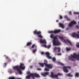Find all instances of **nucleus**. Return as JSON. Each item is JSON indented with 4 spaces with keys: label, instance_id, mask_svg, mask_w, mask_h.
<instances>
[{
    "label": "nucleus",
    "instance_id": "obj_13",
    "mask_svg": "<svg viewBox=\"0 0 79 79\" xmlns=\"http://www.w3.org/2000/svg\"><path fill=\"white\" fill-rule=\"evenodd\" d=\"M40 42L41 44H45V45H46V44H47L46 40H45V39L43 40L42 39H41L40 40Z\"/></svg>",
    "mask_w": 79,
    "mask_h": 79
},
{
    "label": "nucleus",
    "instance_id": "obj_19",
    "mask_svg": "<svg viewBox=\"0 0 79 79\" xmlns=\"http://www.w3.org/2000/svg\"><path fill=\"white\" fill-rule=\"evenodd\" d=\"M44 64L45 66H46V65H48V61H47V60H44V63H43Z\"/></svg>",
    "mask_w": 79,
    "mask_h": 79
},
{
    "label": "nucleus",
    "instance_id": "obj_15",
    "mask_svg": "<svg viewBox=\"0 0 79 79\" xmlns=\"http://www.w3.org/2000/svg\"><path fill=\"white\" fill-rule=\"evenodd\" d=\"M63 69L65 73H68L69 72V70L67 69V68L65 66L63 67Z\"/></svg>",
    "mask_w": 79,
    "mask_h": 79
},
{
    "label": "nucleus",
    "instance_id": "obj_5",
    "mask_svg": "<svg viewBox=\"0 0 79 79\" xmlns=\"http://www.w3.org/2000/svg\"><path fill=\"white\" fill-rule=\"evenodd\" d=\"M59 37L60 39V40H64V42H65V44H66V43H67V42L69 43V44L71 46H72L73 44H72V43L69 40H64V38L62 36H60Z\"/></svg>",
    "mask_w": 79,
    "mask_h": 79
},
{
    "label": "nucleus",
    "instance_id": "obj_6",
    "mask_svg": "<svg viewBox=\"0 0 79 79\" xmlns=\"http://www.w3.org/2000/svg\"><path fill=\"white\" fill-rule=\"evenodd\" d=\"M62 75H63V74L60 73H58L57 75H54L53 73L51 72L50 77H52V78H54V77L58 78V76H62Z\"/></svg>",
    "mask_w": 79,
    "mask_h": 79
},
{
    "label": "nucleus",
    "instance_id": "obj_28",
    "mask_svg": "<svg viewBox=\"0 0 79 79\" xmlns=\"http://www.w3.org/2000/svg\"><path fill=\"white\" fill-rule=\"evenodd\" d=\"M37 51V49H34L33 50V53H35V52Z\"/></svg>",
    "mask_w": 79,
    "mask_h": 79
},
{
    "label": "nucleus",
    "instance_id": "obj_14",
    "mask_svg": "<svg viewBox=\"0 0 79 79\" xmlns=\"http://www.w3.org/2000/svg\"><path fill=\"white\" fill-rule=\"evenodd\" d=\"M46 67H47V68H48L49 69H52V68H53V65L50 64H48L47 65H46Z\"/></svg>",
    "mask_w": 79,
    "mask_h": 79
},
{
    "label": "nucleus",
    "instance_id": "obj_29",
    "mask_svg": "<svg viewBox=\"0 0 79 79\" xmlns=\"http://www.w3.org/2000/svg\"><path fill=\"white\" fill-rule=\"evenodd\" d=\"M76 77H78L79 76V73H76L75 74Z\"/></svg>",
    "mask_w": 79,
    "mask_h": 79
},
{
    "label": "nucleus",
    "instance_id": "obj_38",
    "mask_svg": "<svg viewBox=\"0 0 79 79\" xmlns=\"http://www.w3.org/2000/svg\"><path fill=\"white\" fill-rule=\"evenodd\" d=\"M77 47V48H79V44H77L76 45Z\"/></svg>",
    "mask_w": 79,
    "mask_h": 79
},
{
    "label": "nucleus",
    "instance_id": "obj_40",
    "mask_svg": "<svg viewBox=\"0 0 79 79\" xmlns=\"http://www.w3.org/2000/svg\"><path fill=\"white\" fill-rule=\"evenodd\" d=\"M69 14H70V15H72V13H71V11L69 12Z\"/></svg>",
    "mask_w": 79,
    "mask_h": 79
},
{
    "label": "nucleus",
    "instance_id": "obj_24",
    "mask_svg": "<svg viewBox=\"0 0 79 79\" xmlns=\"http://www.w3.org/2000/svg\"><path fill=\"white\" fill-rule=\"evenodd\" d=\"M45 70L46 71H50V69H49V68L48 67L46 68L45 69Z\"/></svg>",
    "mask_w": 79,
    "mask_h": 79
},
{
    "label": "nucleus",
    "instance_id": "obj_42",
    "mask_svg": "<svg viewBox=\"0 0 79 79\" xmlns=\"http://www.w3.org/2000/svg\"><path fill=\"white\" fill-rule=\"evenodd\" d=\"M6 58L7 60H8V59H9V58H8V57L7 56L6 57Z\"/></svg>",
    "mask_w": 79,
    "mask_h": 79
},
{
    "label": "nucleus",
    "instance_id": "obj_4",
    "mask_svg": "<svg viewBox=\"0 0 79 79\" xmlns=\"http://www.w3.org/2000/svg\"><path fill=\"white\" fill-rule=\"evenodd\" d=\"M34 33L35 35H37L40 38H43V37L42 35V32L41 31H37V30H35V31H34Z\"/></svg>",
    "mask_w": 79,
    "mask_h": 79
},
{
    "label": "nucleus",
    "instance_id": "obj_27",
    "mask_svg": "<svg viewBox=\"0 0 79 79\" xmlns=\"http://www.w3.org/2000/svg\"><path fill=\"white\" fill-rule=\"evenodd\" d=\"M52 60L53 61H56V58L55 57H53L52 59Z\"/></svg>",
    "mask_w": 79,
    "mask_h": 79
},
{
    "label": "nucleus",
    "instance_id": "obj_18",
    "mask_svg": "<svg viewBox=\"0 0 79 79\" xmlns=\"http://www.w3.org/2000/svg\"><path fill=\"white\" fill-rule=\"evenodd\" d=\"M59 25L60 26V27H62L63 29H64V25L62 23H59Z\"/></svg>",
    "mask_w": 79,
    "mask_h": 79
},
{
    "label": "nucleus",
    "instance_id": "obj_8",
    "mask_svg": "<svg viewBox=\"0 0 79 79\" xmlns=\"http://www.w3.org/2000/svg\"><path fill=\"white\" fill-rule=\"evenodd\" d=\"M76 24V22L75 21H72L69 24V27H72L73 26L74 24Z\"/></svg>",
    "mask_w": 79,
    "mask_h": 79
},
{
    "label": "nucleus",
    "instance_id": "obj_41",
    "mask_svg": "<svg viewBox=\"0 0 79 79\" xmlns=\"http://www.w3.org/2000/svg\"><path fill=\"white\" fill-rule=\"evenodd\" d=\"M69 27H67L66 28V30H67V31H68V30H69Z\"/></svg>",
    "mask_w": 79,
    "mask_h": 79
},
{
    "label": "nucleus",
    "instance_id": "obj_10",
    "mask_svg": "<svg viewBox=\"0 0 79 79\" xmlns=\"http://www.w3.org/2000/svg\"><path fill=\"white\" fill-rule=\"evenodd\" d=\"M72 36L73 37H76L78 39H79V35L77 34H76L75 33H73Z\"/></svg>",
    "mask_w": 79,
    "mask_h": 79
},
{
    "label": "nucleus",
    "instance_id": "obj_11",
    "mask_svg": "<svg viewBox=\"0 0 79 79\" xmlns=\"http://www.w3.org/2000/svg\"><path fill=\"white\" fill-rule=\"evenodd\" d=\"M45 55H46L47 58H48L49 59H52V57H51V56H50V54L49 53V52H46L45 53Z\"/></svg>",
    "mask_w": 79,
    "mask_h": 79
},
{
    "label": "nucleus",
    "instance_id": "obj_22",
    "mask_svg": "<svg viewBox=\"0 0 79 79\" xmlns=\"http://www.w3.org/2000/svg\"><path fill=\"white\" fill-rule=\"evenodd\" d=\"M71 48H70L67 47L66 48V50L67 52H69V51L71 50Z\"/></svg>",
    "mask_w": 79,
    "mask_h": 79
},
{
    "label": "nucleus",
    "instance_id": "obj_26",
    "mask_svg": "<svg viewBox=\"0 0 79 79\" xmlns=\"http://www.w3.org/2000/svg\"><path fill=\"white\" fill-rule=\"evenodd\" d=\"M57 49V47H55L54 48V52H56V50Z\"/></svg>",
    "mask_w": 79,
    "mask_h": 79
},
{
    "label": "nucleus",
    "instance_id": "obj_48",
    "mask_svg": "<svg viewBox=\"0 0 79 79\" xmlns=\"http://www.w3.org/2000/svg\"><path fill=\"white\" fill-rule=\"evenodd\" d=\"M33 67V66H30V68H32Z\"/></svg>",
    "mask_w": 79,
    "mask_h": 79
},
{
    "label": "nucleus",
    "instance_id": "obj_50",
    "mask_svg": "<svg viewBox=\"0 0 79 79\" xmlns=\"http://www.w3.org/2000/svg\"><path fill=\"white\" fill-rule=\"evenodd\" d=\"M58 21H59L58 20H57L56 21V22H58Z\"/></svg>",
    "mask_w": 79,
    "mask_h": 79
},
{
    "label": "nucleus",
    "instance_id": "obj_2",
    "mask_svg": "<svg viewBox=\"0 0 79 79\" xmlns=\"http://www.w3.org/2000/svg\"><path fill=\"white\" fill-rule=\"evenodd\" d=\"M31 76H32V78L33 79H35V77H40L39 74H38V73H31L26 77V79H30Z\"/></svg>",
    "mask_w": 79,
    "mask_h": 79
},
{
    "label": "nucleus",
    "instance_id": "obj_47",
    "mask_svg": "<svg viewBox=\"0 0 79 79\" xmlns=\"http://www.w3.org/2000/svg\"><path fill=\"white\" fill-rule=\"evenodd\" d=\"M27 74H31V73H30V72H28L27 73Z\"/></svg>",
    "mask_w": 79,
    "mask_h": 79
},
{
    "label": "nucleus",
    "instance_id": "obj_21",
    "mask_svg": "<svg viewBox=\"0 0 79 79\" xmlns=\"http://www.w3.org/2000/svg\"><path fill=\"white\" fill-rule=\"evenodd\" d=\"M39 64H40V66L42 67V68H44V63H39Z\"/></svg>",
    "mask_w": 79,
    "mask_h": 79
},
{
    "label": "nucleus",
    "instance_id": "obj_9",
    "mask_svg": "<svg viewBox=\"0 0 79 79\" xmlns=\"http://www.w3.org/2000/svg\"><path fill=\"white\" fill-rule=\"evenodd\" d=\"M73 58H75L74 55H71V56L69 57V59L70 60H71L72 61H74V60L73 59Z\"/></svg>",
    "mask_w": 79,
    "mask_h": 79
},
{
    "label": "nucleus",
    "instance_id": "obj_1",
    "mask_svg": "<svg viewBox=\"0 0 79 79\" xmlns=\"http://www.w3.org/2000/svg\"><path fill=\"white\" fill-rule=\"evenodd\" d=\"M25 67L24 66V64L23 63H20V66L17 65L13 67L14 69H15V70H17V71L19 72V74H22V71H21V70L20 69L24 70L25 69Z\"/></svg>",
    "mask_w": 79,
    "mask_h": 79
},
{
    "label": "nucleus",
    "instance_id": "obj_20",
    "mask_svg": "<svg viewBox=\"0 0 79 79\" xmlns=\"http://www.w3.org/2000/svg\"><path fill=\"white\" fill-rule=\"evenodd\" d=\"M67 76L68 77H73V74H71V73H69L67 74Z\"/></svg>",
    "mask_w": 79,
    "mask_h": 79
},
{
    "label": "nucleus",
    "instance_id": "obj_34",
    "mask_svg": "<svg viewBox=\"0 0 79 79\" xmlns=\"http://www.w3.org/2000/svg\"><path fill=\"white\" fill-rule=\"evenodd\" d=\"M60 19H63V16L62 15H60Z\"/></svg>",
    "mask_w": 79,
    "mask_h": 79
},
{
    "label": "nucleus",
    "instance_id": "obj_25",
    "mask_svg": "<svg viewBox=\"0 0 79 79\" xmlns=\"http://www.w3.org/2000/svg\"><path fill=\"white\" fill-rule=\"evenodd\" d=\"M55 36H54V35L53 34H51L50 35V37L51 38H52V39H54V37Z\"/></svg>",
    "mask_w": 79,
    "mask_h": 79
},
{
    "label": "nucleus",
    "instance_id": "obj_43",
    "mask_svg": "<svg viewBox=\"0 0 79 79\" xmlns=\"http://www.w3.org/2000/svg\"><path fill=\"white\" fill-rule=\"evenodd\" d=\"M41 55H44V52H41Z\"/></svg>",
    "mask_w": 79,
    "mask_h": 79
},
{
    "label": "nucleus",
    "instance_id": "obj_23",
    "mask_svg": "<svg viewBox=\"0 0 79 79\" xmlns=\"http://www.w3.org/2000/svg\"><path fill=\"white\" fill-rule=\"evenodd\" d=\"M32 44V43L31 42H28L27 44V46H30Z\"/></svg>",
    "mask_w": 79,
    "mask_h": 79
},
{
    "label": "nucleus",
    "instance_id": "obj_33",
    "mask_svg": "<svg viewBox=\"0 0 79 79\" xmlns=\"http://www.w3.org/2000/svg\"><path fill=\"white\" fill-rule=\"evenodd\" d=\"M6 66V63H4V64L3 67H4V68H5Z\"/></svg>",
    "mask_w": 79,
    "mask_h": 79
},
{
    "label": "nucleus",
    "instance_id": "obj_52",
    "mask_svg": "<svg viewBox=\"0 0 79 79\" xmlns=\"http://www.w3.org/2000/svg\"><path fill=\"white\" fill-rule=\"evenodd\" d=\"M78 17H79V15Z\"/></svg>",
    "mask_w": 79,
    "mask_h": 79
},
{
    "label": "nucleus",
    "instance_id": "obj_46",
    "mask_svg": "<svg viewBox=\"0 0 79 79\" xmlns=\"http://www.w3.org/2000/svg\"><path fill=\"white\" fill-rule=\"evenodd\" d=\"M57 55H61V53H59L57 54Z\"/></svg>",
    "mask_w": 79,
    "mask_h": 79
},
{
    "label": "nucleus",
    "instance_id": "obj_35",
    "mask_svg": "<svg viewBox=\"0 0 79 79\" xmlns=\"http://www.w3.org/2000/svg\"><path fill=\"white\" fill-rule=\"evenodd\" d=\"M59 64H60V65H61V66H64V64H63L61 62H59Z\"/></svg>",
    "mask_w": 79,
    "mask_h": 79
},
{
    "label": "nucleus",
    "instance_id": "obj_30",
    "mask_svg": "<svg viewBox=\"0 0 79 79\" xmlns=\"http://www.w3.org/2000/svg\"><path fill=\"white\" fill-rule=\"evenodd\" d=\"M73 14L75 15H79V12H74Z\"/></svg>",
    "mask_w": 79,
    "mask_h": 79
},
{
    "label": "nucleus",
    "instance_id": "obj_39",
    "mask_svg": "<svg viewBox=\"0 0 79 79\" xmlns=\"http://www.w3.org/2000/svg\"><path fill=\"white\" fill-rule=\"evenodd\" d=\"M67 21H70V19L68 17L67 19Z\"/></svg>",
    "mask_w": 79,
    "mask_h": 79
},
{
    "label": "nucleus",
    "instance_id": "obj_32",
    "mask_svg": "<svg viewBox=\"0 0 79 79\" xmlns=\"http://www.w3.org/2000/svg\"><path fill=\"white\" fill-rule=\"evenodd\" d=\"M67 68H68V69H71V67L70 66H65Z\"/></svg>",
    "mask_w": 79,
    "mask_h": 79
},
{
    "label": "nucleus",
    "instance_id": "obj_44",
    "mask_svg": "<svg viewBox=\"0 0 79 79\" xmlns=\"http://www.w3.org/2000/svg\"><path fill=\"white\" fill-rule=\"evenodd\" d=\"M37 69L39 70V71H41L42 70V69H41L38 68Z\"/></svg>",
    "mask_w": 79,
    "mask_h": 79
},
{
    "label": "nucleus",
    "instance_id": "obj_36",
    "mask_svg": "<svg viewBox=\"0 0 79 79\" xmlns=\"http://www.w3.org/2000/svg\"><path fill=\"white\" fill-rule=\"evenodd\" d=\"M35 44H34L33 45H32V46H31V48H33L34 47H35Z\"/></svg>",
    "mask_w": 79,
    "mask_h": 79
},
{
    "label": "nucleus",
    "instance_id": "obj_3",
    "mask_svg": "<svg viewBox=\"0 0 79 79\" xmlns=\"http://www.w3.org/2000/svg\"><path fill=\"white\" fill-rule=\"evenodd\" d=\"M57 37L58 35H56L55 37H54V39L52 40L53 45L59 46L61 44V43L58 40H57Z\"/></svg>",
    "mask_w": 79,
    "mask_h": 79
},
{
    "label": "nucleus",
    "instance_id": "obj_7",
    "mask_svg": "<svg viewBox=\"0 0 79 79\" xmlns=\"http://www.w3.org/2000/svg\"><path fill=\"white\" fill-rule=\"evenodd\" d=\"M61 32L60 30H56L54 31H48L49 33H53L54 34H58Z\"/></svg>",
    "mask_w": 79,
    "mask_h": 79
},
{
    "label": "nucleus",
    "instance_id": "obj_49",
    "mask_svg": "<svg viewBox=\"0 0 79 79\" xmlns=\"http://www.w3.org/2000/svg\"><path fill=\"white\" fill-rule=\"evenodd\" d=\"M17 79H22L21 78H18Z\"/></svg>",
    "mask_w": 79,
    "mask_h": 79
},
{
    "label": "nucleus",
    "instance_id": "obj_17",
    "mask_svg": "<svg viewBox=\"0 0 79 79\" xmlns=\"http://www.w3.org/2000/svg\"><path fill=\"white\" fill-rule=\"evenodd\" d=\"M73 55H74L75 58H77L78 60H79V54L77 55H76V53H74Z\"/></svg>",
    "mask_w": 79,
    "mask_h": 79
},
{
    "label": "nucleus",
    "instance_id": "obj_45",
    "mask_svg": "<svg viewBox=\"0 0 79 79\" xmlns=\"http://www.w3.org/2000/svg\"><path fill=\"white\" fill-rule=\"evenodd\" d=\"M64 18H66V19L68 18V17L67 16L65 15L64 17Z\"/></svg>",
    "mask_w": 79,
    "mask_h": 79
},
{
    "label": "nucleus",
    "instance_id": "obj_37",
    "mask_svg": "<svg viewBox=\"0 0 79 79\" xmlns=\"http://www.w3.org/2000/svg\"><path fill=\"white\" fill-rule=\"evenodd\" d=\"M76 28H77V29H79V26L78 25H76Z\"/></svg>",
    "mask_w": 79,
    "mask_h": 79
},
{
    "label": "nucleus",
    "instance_id": "obj_31",
    "mask_svg": "<svg viewBox=\"0 0 79 79\" xmlns=\"http://www.w3.org/2000/svg\"><path fill=\"white\" fill-rule=\"evenodd\" d=\"M57 48L58 49V52L60 53V48L58 47H57Z\"/></svg>",
    "mask_w": 79,
    "mask_h": 79
},
{
    "label": "nucleus",
    "instance_id": "obj_51",
    "mask_svg": "<svg viewBox=\"0 0 79 79\" xmlns=\"http://www.w3.org/2000/svg\"><path fill=\"white\" fill-rule=\"evenodd\" d=\"M77 33H78L79 34V31H78L77 32Z\"/></svg>",
    "mask_w": 79,
    "mask_h": 79
},
{
    "label": "nucleus",
    "instance_id": "obj_16",
    "mask_svg": "<svg viewBox=\"0 0 79 79\" xmlns=\"http://www.w3.org/2000/svg\"><path fill=\"white\" fill-rule=\"evenodd\" d=\"M41 47H45V48H50V47H51V45H49L48 46L46 45V44L43 45H41Z\"/></svg>",
    "mask_w": 79,
    "mask_h": 79
},
{
    "label": "nucleus",
    "instance_id": "obj_12",
    "mask_svg": "<svg viewBox=\"0 0 79 79\" xmlns=\"http://www.w3.org/2000/svg\"><path fill=\"white\" fill-rule=\"evenodd\" d=\"M48 74H49V73L47 72L45 73H41V75L44 77H46V76H47V75H48Z\"/></svg>",
    "mask_w": 79,
    "mask_h": 79
}]
</instances>
